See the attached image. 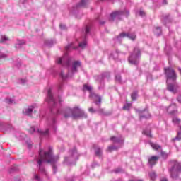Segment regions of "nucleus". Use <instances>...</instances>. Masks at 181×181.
Returning a JSON list of instances; mask_svg holds the SVG:
<instances>
[{"label":"nucleus","mask_w":181,"mask_h":181,"mask_svg":"<svg viewBox=\"0 0 181 181\" xmlns=\"http://www.w3.org/2000/svg\"><path fill=\"white\" fill-rule=\"evenodd\" d=\"M71 49H77V47H74V45L73 44H69V45L65 47V50L66 52H69V50H71Z\"/></svg>","instance_id":"cd10ccee"},{"label":"nucleus","mask_w":181,"mask_h":181,"mask_svg":"<svg viewBox=\"0 0 181 181\" xmlns=\"http://www.w3.org/2000/svg\"><path fill=\"white\" fill-rule=\"evenodd\" d=\"M164 73L166 77L167 90L173 94H176L177 88H179L177 83H176V78H177L176 72L171 67H167L164 69Z\"/></svg>","instance_id":"f03ea898"},{"label":"nucleus","mask_w":181,"mask_h":181,"mask_svg":"<svg viewBox=\"0 0 181 181\" xmlns=\"http://www.w3.org/2000/svg\"><path fill=\"white\" fill-rule=\"evenodd\" d=\"M99 112H101L103 115H107V114L104 113V110L103 109H100Z\"/></svg>","instance_id":"603ef678"},{"label":"nucleus","mask_w":181,"mask_h":181,"mask_svg":"<svg viewBox=\"0 0 181 181\" xmlns=\"http://www.w3.org/2000/svg\"><path fill=\"white\" fill-rule=\"evenodd\" d=\"M116 53H119V52L118 50H116Z\"/></svg>","instance_id":"69168bd1"},{"label":"nucleus","mask_w":181,"mask_h":181,"mask_svg":"<svg viewBox=\"0 0 181 181\" xmlns=\"http://www.w3.org/2000/svg\"><path fill=\"white\" fill-rule=\"evenodd\" d=\"M59 160H60V156L59 155H54L52 146H47L46 149V163L51 165L54 175L57 173V162Z\"/></svg>","instance_id":"7ed1b4c3"},{"label":"nucleus","mask_w":181,"mask_h":181,"mask_svg":"<svg viewBox=\"0 0 181 181\" xmlns=\"http://www.w3.org/2000/svg\"><path fill=\"white\" fill-rule=\"evenodd\" d=\"M62 87H63V85L62 84L59 85V90H62Z\"/></svg>","instance_id":"13d9d810"},{"label":"nucleus","mask_w":181,"mask_h":181,"mask_svg":"<svg viewBox=\"0 0 181 181\" xmlns=\"http://www.w3.org/2000/svg\"><path fill=\"white\" fill-rule=\"evenodd\" d=\"M91 29V27L87 25L85 28V36L82 38L83 42H81L78 43V47H80L81 49H86V47H87V40H86V38L87 37V35L90 33V30Z\"/></svg>","instance_id":"4468645a"},{"label":"nucleus","mask_w":181,"mask_h":181,"mask_svg":"<svg viewBox=\"0 0 181 181\" xmlns=\"http://www.w3.org/2000/svg\"><path fill=\"white\" fill-rule=\"evenodd\" d=\"M131 97H132V100L133 101H135V100H136L138 97V91L135 90L134 92H133L131 95Z\"/></svg>","instance_id":"c85d7f7f"},{"label":"nucleus","mask_w":181,"mask_h":181,"mask_svg":"<svg viewBox=\"0 0 181 181\" xmlns=\"http://www.w3.org/2000/svg\"><path fill=\"white\" fill-rule=\"evenodd\" d=\"M49 129H46V138L47 139V138H49Z\"/></svg>","instance_id":"09e8293b"},{"label":"nucleus","mask_w":181,"mask_h":181,"mask_svg":"<svg viewBox=\"0 0 181 181\" xmlns=\"http://www.w3.org/2000/svg\"><path fill=\"white\" fill-rule=\"evenodd\" d=\"M20 136H22V138H21V139H25V138L23 137V134H20Z\"/></svg>","instance_id":"052dcab7"},{"label":"nucleus","mask_w":181,"mask_h":181,"mask_svg":"<svg viewBox=\"0 0 181 181\" xmlns=\"http://www.w3.org/2000/svg\"><path fill=\"white\" fill-rule=\"evenodd\" d=\"M27 81L26 79H20V84H26Z\"/></svg>","instance_id":"c03bdc74"},{"label":"nucleus","mask_w":181,"mask_h":181,"mask_svg":"<svg viewBox=\"0 0 181 181\" xmlns=\"http://www.w3.org/2000/svg\"><path fill=\"white\" fill-rule=\"evenodd\" d=\"M101 88H104V86H99L98 90H101Z\"/></svg>","instance_id":"680f3d73"},{"label":"nucleus","mask_w":181,"mask_h":181,"mask_svg":"<svg viewBox=\"0 0 181 181\" xmlns=\"http://www.w3.org/2000/svg\"><path fill=\"white\" fill-rule=\"evenodd\" d=\"M169 173L171 179L177 180L179 174L181 173V164L177 160H171L170 162Z\"/></svg>","instance_id":"20e7f679"},{"label":"nucleus","mask_w":181,"mask_h":181,"mask_svg":"<svg viewBox=\"0 0 181 181\" xmlns=\"http://www.w3.org/2000/svg\"><path fill=\"white\" fill-rule=\"evenodd\" d=\"M27 1L28 0H20V2H21V4H25Z\"/></svg>","instance_id":"5fc2aeb1"},{"label":"nucleus","mask_w":181,"mask_h":181,"mask_svg":"<svg viewBox=\"0 0 181 181\" xmlns=\"http://www.w3.org/2000/svg\"><path fill=\"white\" fill-rule=\"evenodd\" d=\"M161 156L163 158H165V159H166V158H168V153L165 151H161Z\"/></svg>","instance_id":"79ce46f5"},{"label":"nucleus","mask_w":181,"mask_h":181,"mask_svg":"<svg viewBox=\"0 0 181 181\" xmlns=\"http://www.w3.org/2000/svg\"><path fill=\"white\" fill-rule=\"evenodd\" d=\"M149 176L153 181L155 180V179H156V173H155V172L149 173Z\"/></svg>","instance_id":"473e14b6"},{"label":"nucleus","mask_w":181,"mask_h":181,"mask_svg":"<svg viewBox=\"0 0 181 181\" xmlns=\"http://www.w3.org/2000/svg\"><path fill=\"white\" fill-rule=\"evenodd\" d=\"M34 177H35V180H37V181H42V180H40V177H39V175H37L36 174L34 175Z\"/></svg>","instance_id":"49530a36"},{"label":"nucleus","mask_w":181,"mask_h":181,"mask_svg":"<svg viewBox=\"0 0 181 181\" xmlns=\"http://www.w3.org/2000/svg\"><path fill=\"white\" fill-rule=\"evenodd\" d=\"M88 111H89V112H90L91 114H94V113L97 112V110H94V108H93V107L89 108V109H88Z\"/></svg>","instance_id":"37998d69"},{"label":"nucleus","mask_w":181,"mask_h":181,"mask_svg":"<svg viewBox=\"0 0 181 181\" xmlns=\"http://www.w3.org/2000/svg\"><path fill=\"white\" fill-rule=\"evenodd\" d=\"M59 28L62 30H66L67 29V27H66V25L60 24Z\"/></svg>","instance_id":"ea45409f"},{"label":"nucleus","mask_w":181,"mask_h":181,"mask_svg":"<svg viewBox=\"0 0 181 181\" xmlns=\"http://www.w3.org/2000/svg\"><path fill=\"white\" fill-rule=\"evenodd\" d=\"M163 5H168V1L167 0H163Z\"/></svg>","instance_id":"864d4df0"},{"label":"nucleus","mask_w":181,"mask_h":181,"mask_svg":"<svg viewBox=\"0 0 181 181\" xmlns=\"http://www.w3.org/2000/svg\"><path fill=\"white\" fill-rule=\"evenodd\" d=\"M129 108H131V104L127 103L123 106V110H126L127 111H129Z\"/></svg>","instance_id":"c9c22d12"},{"label":"nucleus","mask_w":181,"mask_h":181,"mask_svg":"<svg viewBox=\"0 0 181 181\" xmlns=\"http://www.w3.org/2000/svg\"><path fill=\"white\" fill-rule=\"evenodd\" d=\"M72 60L73 58L67 54H65L63 57L57 59L58 64H62L64 67H67L68 69V74L66 75L64 74V71L60 72L59 76L62 80H66V78H69V77H73L75 73L78 71V67H81V62L80 61H74L71 66Z\"/></svg>","instance_id":"f257e3e1"},{"label":"nucleus","mask_w":181,"mask_h":181,"mask_svg":"<svg viewBox=\"0 0 181 181\" xmlns=\"http://www.w3.org/2000/svg\"><path fill=\"white\" fill-rule=\"evenodd\" d=\"M115 80L116 81H118V83H121V75L119 74L116 75Z\"/></svg>","instance_id":"58836bf2"},{"label":"nucleus","mask_w":181,"mask_h":181,"mask_svg":"<svg viewBox=\"0 0 181 181\" xmlns=\"http://www.w3.org/2000/svg\"><path fill=\"white\" fill-rule=\"evenodd\" d=\"M173 122H174V124H180V119L177 117H173Z\"/></svg>","instance_id":"e433bc0d"},{"label":"nucleus","mask_w":181,"mask_h":181,"mask_svg":"<svg viewBox=\"0 0 181 181\" xmlns=\"http://www.w3.org/2000/svg\"><path fill=\"white\" fill-rule=\"evenodd\" d=\"M6 103L7 104H15V100L11 99V98H6Z\"/></svg>","instance_id":"f704fd0d"},{"label":"nucleus","mask_w":181,"mask_h":181,"mask_svg":"<svg viewBox=\"0 0 181 181\" xmlns=\"http://www.w3.org/2000/svg\"><path fill=\"white\" fill-rule=\"evenodd\" d=\"M69 156L64 157L63 161L64 165H73L76 163V160H78V153H77V148L74 147L69 152Z\"/></svg>","instance_id":"423d86ee"},{"label":"nucleus","mask_w":181,"mask_h":181,"mask_svg":"<svg viewBox=\"0 0 181 181\" xmlns=\"http://www.w3.org/2000/svg\"><path fill=\"white\" fill-rule=\"evenodd\" d=\"M89 0H81L80 3L76 5V8H83L87 4H88Z\"/></svg>","instance_id":"b1692460"},{"label":"nucleus","mask_w":181,"mask_h":181,"mask_svg":"<svg viewBox=\"0 0 181 181\" xmlns=\"http://www.w3.org/2000/svg\"><path fill=\"white\" fill-rule=\"evenodd\" d=\"M95 153L96 156H101V153H103V151H101V148L98 147L95 148Z\"/></svg>","instance_id":"c756f323"},{"label":"nucleus","mask_w":181,"mask_h":181,"mask_svg":"<svg viewBox=\"0 0 181 181\" xmlns=\"http://www.w3.org/2000/svg\"><path fill=\"white\" fill-rule=\"evenodd\" d=\"M6 57H8V56L6 54L0 52V59H6Z\"/></svg>","instance_id":"a19ab883"},{"label":"nucleus","mask_w":181,"mask_h":181,"mask_svg":"<svg viewBox=\"0 0 181 181\" xmlns=\"http://www.w3.org/2000/svg\"><path fill=\"white\" fill-rule=\"evenodd\" d=\"M29 134H35V132L38 133V135H40V139H42L43 137L46 136V131H43L39 128H37L35 126H31L28 129Z\"/></svg>","instance_id":"2eb2a0df"},{"label":"nucleus","mask_w":181,"mask_h":181,"mask_svg":"<svg viewBox=\"0 0 181 181\" xmlns=\"http://www.w3.org/2000/svg\"><path fill=\"white\" fill-rule=\"evenodd\" d=\"M19 170V167L18 165H13L8 170L9 173H13V172H18Z\"/></svg>","instance_id":"bb28decb"},{"label":"nucleus","mask_w":181,"mask_h":181,"mask_svg":"<svg viewBox=\"0 0 181 181\" xmlns=\"http://www.w3.org/2000/svg\"><path fill=\"white\" fill-rule=\"evenodd\" d=\"M16 181H20L19 180H16Z\"/></svg>","instance_id":"774afa93"},{"label":"nucleus","mask_w":181,"mask_h":181,"mask_svg":"<svg viewBox=\"0 0 181 181\" xmlns=\"http://www.w3.org/2000/svg\"><path fill=\"white\" fill-rule=\"evenodd\" d=\"M139 115L140 119H148V118H151V114H149V110L148 108H145L143 110H136Z\"/></svg>","instance_id":"dca6fc26"},{"label":"nucleus","mask_w":181,"mask_h":181,"mask_svg":"<svg viewBox=\"0 0 181 181\" xmlns=\"http://www.w3.org/2000/svg\"><path fill=\"white\" fill-rule=\"evenodd\" d=\"M83 90V91H88L90 93L89 97L90 98H92V100H95V104L96 105H101V96L92 91L93 87L91 86L84 84Z\"/></svg>","instance_id":"6e6552de"},{"label":"nucleus","mask_w":181,"mask_h":181,"mask_svg":"<svg viewBox=\"0 0 181 181\" xmlns=\"http://www.w3.org/2000/svg\"><path fill=\"white\" fill-rule=\"evenodd\" d=\"M105 23V21H100V25H104Z\"/></svg>","instance_id":"4d7b16f0"},{"label":"nucleus","mask_w":181,"mask_h":181,"mask_svg":"<svg viewBox=\"0 0 181 181\" xmlns=\"http://www.w3.org/2000/svg\"><path fill=\"white\" fill-rule=\"evenodd\" d=\"M143 134L146 135L148 138H152V133H151V129H146L143 131Z\"/></svg>","instance_id":"a878e982"},{"label":"nucleus","mask_w":181,"mask_h":181,"mask_svg":"<svg viewBox=\"0 0 181 181\" xmlns=\"http://www.w3.org/2000/svg\"><path fill=\"white\" fill-rule=\"evenodd\" d=\"M153 33L155 35H157V36H160V35H162V28L160 27H156L153 29Z\"/></svg>","instance_id":"393cba45"},{"label":"nucleus","mask_w":181,"mask_h":181,"mask_svg":"<svg viewBox=\"0 0 181 181\" xmlns=\"http://www.w3.org/2000/svg\"><path fill=\"white\" fill-rule=\"evenodd\" d=\"M167 112L170 115H176L177 114V106H176V104L171 103L167 108Z\"/></svg>","instance_id":"a211bd4d"},{"label":"nucleus","mask_w":181,"mask_h":181,"mask_svg":"<svg viewBox=\"0 0 181 181\" xmlns=\"http://www.w3.org/2000/svg\"><path fill=\"white\" fill-rule=\"evenodd\" d=\"M160 181H168V179H166V178H163Z\"/></svg>","instance_id":"bf43d9fd"},{"label":"nucleus","mask_w":181,"mask_h":181,"mask_svg":"<svg viewBox=\"0 0 181 181\" xmlns=\"http://www.w3.org/2000/svg\"><path fill=\"white\" fill-rule=\"evenodd\" d=\"M124 37H128L129 39H131V40H135V39H136V35H135L134 33H122L119 35V36L114 38L113 40L115 43L121 45L122 42V39H124Z\"/></svg>","instance_id":"9b49d317"},{"label":"nucleus","mask_w":181,"mask_h":181,"mask_svg":"<svg viewBox=\"0 0 181 181\" xmlns=\"http://www.w3.org/2000/svg\"><path fill=\"white\" fill-rule=\"evenodd\" d=\"M110 78V73H104L102 74V78Z\"/></svg>","instance_id":"4c0bfd02"},{"label":"nucleus","mask_w":181,"mask_h":181,"mask_svg":"<svg viewBox=\"0 0 181 181\" xmlns=\"http://www.w3.org/2000/svg\"><path fill=\"white\" fill-rule=\"evenodd\" d=\"M129 16V11L128 10H119L112 12L110 14V21H114L115 18L118 19H121V16Z\"/></svg>","instance_id":"ddd939ff"},{"label":"nucleus","mask_w":181,"mask_h":181,"mask_svg":"<svg viewBox=\"0 0 181 181\" xmlns=\"http://www.w3.org/2000/svg\"><path fill=\"white\" fill-rule=\"evenodd\" d=\"M69 114H72V118L76 119L77 118H87V114L84 112V110L78 108V107H74L73 110H67Z\"/></svg>","instance_id":"9d476101"},{"label":"nucleus","mask_w":181,"mask_h":181,"mask_svg":"<svg viewBox=\"0 0 181 181\" xmlns=\"http://www.w3.org/2000/svg\"><path fill=\"white\" fill-rule=\"evenodd\" d=\"M141 57V50L138 47H134L133 52L128 58L129 63L133 66H138L139 64V59Z\"/></svg>","instance_id":"0eeeda50"},{"label":"nucleus","mask_w":181,"mask_h":181,"mask_svg":"<svg viewBox=\"0 0 181 181\" xmlns=\"http://www.w3.org/2000/svg\"><path fill=\"white\" fill-rule=\"evenodd\" d=\"M53 88H49L47 90V98L49 100L48 104L51 108V112L52 114H56V115H59L62 114L60 112V110H58L57 108V102H56V100H54V98L53 97V93H52Z\"/></svg>","instance_id":"39448f33"},{"label":"nucleus","mask_w":181,"mask_h":181,"mask_svg":"<svg viewBox=\"0 0 181 181\" xmlns=\"http://www.w3.org/2000/svg\"><path fill=\"white\" fill-rule=\"evenodd\" d=\"M177 100L178 101V103H180L181 104V95H180L177 97Z\"/></svg>","instance_id":"8fccbe9b"},{"label":"nucleus","mask_w":181,"mask_h":181,"mask_svg":"<svg viewBox=\"0 0 181 181\" xmlns=\"http://www.w3.org/2000/svg\"><path fill=\"white\" fill-rule=\"evenodd\" d=\"M137 181H144V180H138Z\"/></svg>","instance_id":"338daca9"},{"label":"nucleus","mask_w":181,"mask_h":181,"mask_svg":"<svg viewBox=\"0 0 181 181\" xmlns=\"http://www.w3.org/2000/svg\"><path fill=\"white\" fill-rule=\"evenodd\" d=\"M73 110L70 107H66L65 110H64L63 114L64 118H70V117H73V113L69 112L67 110Z\"/></svg>","instance_id":"4be33fe9"},{"label":"nucleus","mask_w":181,"mask_h":181,"mask_svg":"<svg viewBox=\"0 0 181 181\" xmlns=\"http://www.w3.org/2000/svg\"><path fill=\"white\" fill-rule=\"evenodd\" d=\"M74 178H72L71 180H70V181H74Z\"/></svg>","instance_id":"0e129e2a"},{"label":"nucleus","mask_w":181,"mask_h":181,"mask_svg":"<svg viewBox=\"0 0 181 181\" xmlns=\"http://www.w3.org/2000/svg\"><path fill=\"white\" fill-rule=\"evenodd\" d=\"M11 129H12V125L0 121V131L1 132H6V131H11Z\"/></svg>","instance_id":"6ab92c4d"},{"label":"nucleus","mask_w":181,"mask_h":181,"mask_svg":"<svg viewBox=\"0 0 181 181\" xmlns=\"http://www.w3.org/2000/svg\"><path fill=\"white\" fill-rule=\"evenodd\" d=\"M139 13L140 16H145V11H140Z\"/></svg>","instance_id":"de8ad7c7"},{"label":"nucleus","mask_w":181,"mask_h":181,"mask_svg":"<svg viewBox=\"0 0 181 181\" xmlns=\"http://www.w3.org/2000/svg\"><path fill=\"white\" fill-rule=\"evenodd\" d=\"M164 21H168V16H165V17L164 18Z\"/></svg>","instance_id":"e2e57ef3"},{"label":"nucleus","mask_w":181,"mask_h":181,"mask_svg":"<svg viewBox=\"0 0 181 181\" xmlns=\"http://www.w3.org/2000/svg\"><path fill=\"white\" fill-rule=\"evenodd\" d=\"M7 40H9V38H8V37L5 35H1L0 43H4V42H7Z\"/></svg>","instance_id":"72a5a7b5"},{"label":"nucleus","mask_w":181,"mask_h":181,"mask_svg":"<svg viewBox=\"0 0 181 181\" xmlns=\"http://www.w3.org/2000/svg\"><path fill=\"white\" fill-rule=\"evenodd\" d=\"M159 159L158 156H153L150 158H148V163L150 168H153L155 165L158 163V160Z\"/></svg>","instance_id":"aec40b11"},{"label":"nucleus","mask_w":181,"mask_h":181,"mask_svg":"<svg viewBox=\"0 0 181 181\" xmlns=\"http://www.w3.org/2000/svg\"><path fill=\"white\" fill-rule=\"evenodd\" d=\"M110 139L114 142V144H118L119 146L117 147V146H110L108 147V151H117V149L121 148V146L124 145V137L122 136H112Z\"/></svg>","instance_id":"f8f14e48"},{"label":"nucleus","mask_w":181,"mask_h":181,"mask_svg":"<svg viewBox=\"0 0 181 181\" xmlns=\"http://www.w3.org/2000/svg\"><path fill=\"white\" fill-rule=\"evenodd\" d=\"M115 173H121L122 172V168H117L115 170Z\"/></svg>","instance_id":"a18cd8bd"},{"label":"nucleus","mask_w":181,"mask_h":181,"mask_svg":"<svg viewBox=\"0 0 181 181\" xmlns=\"http://www.w3.org/2000/svg\"><path fill=\"white\" fill-rule=\"evenodd\" d=\"M54 43H56V42H54V40H47V46L48 47H52V45H54Z\"/></svg>","instance_id":"2f4dec72"},{"label":"nucleus","mask_w":181,"mask_h":181,"mask_svg":"<svg viewBox=\"0 0 181 181\" xmlns=\"http://www.w3.org/2000/svg\"><path fill=\"white\" fill-rule=\"evenodd\" d=\"M35 108H36V105H30L28 107L24 108L22 112L23 115H24L25 117H30Z\"/></svg>","instance_id":"f3484780"},{"label":"nucleus","mask_w":181,"mask_h":181,"mask_svg":"<svg viewBox=\"0 0 181 181\" xmlns=\"http://www.w3.org/2000/svg\"><path fill=\"white\" fill-rule=\"evenodd\" d=\"M25 45H26V41H25V40H17L15 47L16 49H21Z\"/></svg>","instance_id":"412c9836"},{"label":"nucleus","mask_w":181,"mask_h":181,"mask_svg":"<svg viewBox=\"0 0 181 181\" xmlns=\"http://www.w3.org/2000/svg\"><path fill=\"white\" fill-rule=\"evenodd\" d=\"M16 66L18 67V69H19V67H21V66H22V63H21V62H18L16 63Z\"/></svg>","instance_id":"3c124183"},{"label":"nucleus","mask_w":181,"mask_h":181,"mask_svg":"<svg viewBox=\"0 0 181 181\" xmlns=\"http://www.w3.org/2000/svg\"><path fill=\"white\" fill-rule=\"evenodd\" d=\"M28 144V148L30 149V148H32V144H29V143H27Z\"/></svg>","instance_id":"6e6d98bb"},{"label":"nucleus","mask_w":181,"mask_h":181,"mask_svg":"<svg viewBox=\"0 0 181 181\" xmlns=\"http://www.w3.org/2000/svg\"><path fill=\"white\" fill-rule=\"evenodd\" d=\"M180 131L178 132L177 136L173 139L174 141H180L181 140V126H180Z\"/></svg>","instance_id":"7c9ffc66"},{"label":"nucleus","mask_w":181,"mask_h":181,"mask_svg":"<svg viewBox=\"0 0 181 181\" xmlns=\"http://www.w3.org/2000/svg\"><path fill=\"white\" fill-rule=\"evenodd\" d=\"M149 145L151 146V148H153V149H154L155 151H159V149H160L162 147L158 145L156 143H152L151 141L149 142Z\"/></svg>","instance_id":"5701e85b"},{"label":"nucleus","mask_w":181,"mask_h":181,"mask_svg":"<svg viewBox=\"0 0 181 181\" xmlns=\"http://www.w3.org/2000/svg\"><path fill=\"white\" fill-rule=\"evenodd\" d=\"M46 163V151L40 148L39 159L37 160L39 170L41 173H45V163Z\"/></svg>","instance_id":"1a4fd4ad"}]
</instances>
